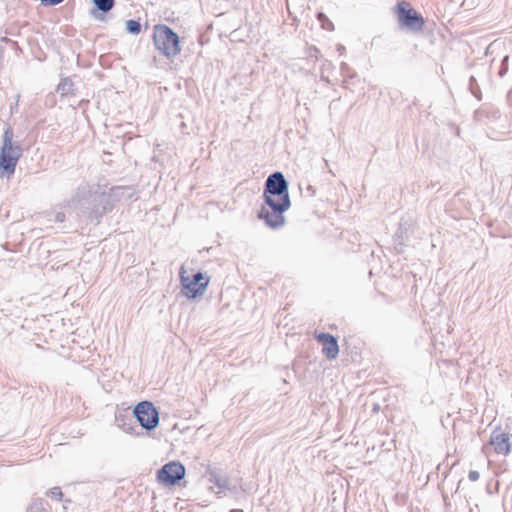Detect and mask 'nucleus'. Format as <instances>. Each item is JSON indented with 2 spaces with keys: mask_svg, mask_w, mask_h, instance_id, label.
Wrapping results in <instances>:
<instances>
[{
  "mask_svg": "<svg viewBox=\"0 0 512 512\" xmlns=\"http://www.w3.org/2000/svg\"><path fill=\"white\" fill-rule=\"evenodd\" d=\"M73 87L74 83L70 78H63L57 86V92L60 93L61 96H67L73 94Z\"/></svg>",
  "mask_w": 512,
  "mask_h": 512,
  "instance_id": "2eb2a0df",
  "label": "nucleus"
},
{
  "mask_svg": "<svg viewBox=\"0 0 512 512\" xmlns=\"http://www.w3.org/2000/svg\"><path fill=\"white\" fill-rule=\"evenodd\" d=\"M454 129H455V134L457 136H460V129H459V127H455Z\"/></svg>",
  "mask_w": 512,
  "mask_h": 512,
  "instance_id": "2f4dec72",
  "label": "nucleus"
},
{
  "mask_svg": "<svg viewBox=\"0 0 512 512\" xmlns=\"http://www.w3.org/2000/svg\"><path fill=\"white\" fill-rule=\"evenodd\" d=\"M39 1H40L41 5L44 7H52V6L59 5L64 0H39Z\"/></svg>",
  "mask_w": 512,
  "mask_h": 512,
  "instance_id": "4be33fe9",
  "label": "nucleus"
},
{
  "mask_svg": "<svg viewBox=\"0 0 512 512\" xmlns=\"http://www.w3.org/2000/svg\"><path fill=\"white\" fill-rule=\"evenodd\" d=\"M508 59H509L508 55H506L502 59L501 69L499 71V76L500 77H503L507 73V71H508Z\"/></svg>",
  "mask_w": 512,
  "mask_h": 512,
  "instance_id": "412c9836",
  "label": "nucleus"
},
{
  "mask_svg": "<svg viewBox=\"0 0 512 512\" xmlns=\"http://www.w3.org/2000/svg\"><path fill=\"white\" fill-rule=\"evenodd\" d=\"M469 89L472 93V95L477 99V100H481L482 98V93H481V90H480V87L475 79L474 76H471L470 79H469Z\"/></svg>",
  "mask_w": 512,
  "mask_h": 512,
  "instance_id": "6ab92c4d",
  "label": "nucleus"
},
{
  "mask_svg": "<svg viewBox=\"0 0 512 512\" xmlns=\"http://www.w3.org/2000/svg\"><path fill=\"white\" fill-rule=\"evenodd\" d=\"M1 42L9 43V44H11V46H12L14 49H19L17 42H15V41H13V40H11V39L7 38V37H2V38H1Z\"/></svg>",
  "mask_w": 512,
  "mask_h": 512,
  "instance_id": "5701e85b",
  "label": "nucleus"
},
{
  "mask_svg": "<svg viewBox=\"0 0 512 512\" xmlns=\"http://www.w3.org/2000/svg\"><path fill=\"white\" fill-rule=\"evenodd\" d=\"M313 50H314V52H313V54H310V57H313V55L317 56L316 54L319 53V50L317 48L314 47Z\"/></svg>",
  "mask_w": 512,
  "mask_h": 512,
  "instance_id": "c756f323",
  "label": "nucleus"
},
{
  "mask_svg": "<svg viewBox=\"0 0 512 512\" xmlns=\"http://www.w3.org/2000/svg\"><path fill=\"white\" fill-rule=\"evenodd\" d=\"M209 481L217 486L220 490H225L229 488V481L227 477L218 474L217 472L209 473Z\"/></svg>",
  "mask_w": 512,
  "mask_h": 512,
  "instance_id": "4468645a",
  "label": "nucleus"
},
{
  "mask_svg": "<svg viewBox=\"0 0 512 512\" xmlns=\"http://www.w3.org/2000/svg\"><path fill=\"white\" fill-rule=\"evenodd\" d=\"M317 20L320 22L321 27L325 30L332 31L334 30L333 22L327 17V15L323 12L317 13Z\"/></svg>",
  "mask_w": 512,
  "mask_h": 512,
  "instance_id": "a211bd4d",
  "label": "nucleus"
},
{
  "mask_svg": "<svg viewBox=\"0 0 512 512\" xmlns=\"http://www.w3.org/2000/svg\"><path fill=\"white\" fill-rule=\"evenodd\" d=\"M337 51L340 53V55H342L345 51V47L341 44H338L337 45Z\"/></svg>",
  "mask_w": 512,
  "mask_h": 512,
  "instance_id": "bb28decb",
  "label": "nucleus"
},
{
  "mask_svg": "<svg viewBox=\"0 0 512 512\" xmlns=\"http://www.w3.org/2000/svg\"><path fill=\"white\" fill-rule=\"evenodd\" d=\"M133 414L142 428L147 431L155 429L159 424V412L152 402H139L135 406Z\"/></svg>",
  "mask_w": 512,
  "mask_h": 512,
  "instance_id": "0eeeda50",
  "label": "nucleus"
},
{
  "mask_svg": "<svg viewBox=\"0 0 512 512\" xmlns=\"http://www.w3.org/2000/svg\"><path fill=\"white\" fill-rule=\"evenodd\" d=\"M450 217H452L454 220H458V218L456 216L450 215Z\"/></svg>",
  "mask_w": 512,
  "mask_h": 512,
  "instance_id": "e433bc0d",
  "label": "nucleus"
},
{
  "mask_svg": "<svg viewBox=\"0 0 512 512\" xmlns=\"http://www.w3.org/2000/svg\"><path fill=\"white\" fill-rule=\"evenodd\" d=\"M230 512H243L241 509H232Z\"/></svg>",
  "mask_w": 512,
  "mask_h": 512,
  "instance_id": "72a5a7b5",
  "label": "nucleus"
},
{
  "mask_svg": "<svg viewBox=\"0 0 512 512\" xmlns=\"http://www.w3.org/2000/svg\"><path fill=\"white\" fill-rule=\"evenodd\" d=\"M42 220H46L48 222L62 223L66 220V215L62 211H58V212L47 211V212H43L42 214L39 215L38 218H36V221H42Z\"/></svg>",
  "mask_w": 512,
  "mask_h": 512,
  "instance_id": "ddd939ff",
  "label": "nucleus"
},
{
  "mask_svg": "<svg viewBox=\"0 0 512 512\" xmlns=\"http://www.w3.org/2000/svg\"><path fill=\"white\" fill-rule=\"evenodd\" d=\"M442 495H443L444 502H445V504H446V503H447V496H446V494H445L444 492H443V494H442Z\"/></svg>",
  "mask_w": 512,
  "mask_h": 512,
  "instance_id": "473e14b6",
  "label": "nucleus"
},
{
  "mask_svg": "<svg viewBox=\"0 0 512 512\" xmlns=\"http://www.w3.org/2000/svg\"><path fill=\"white\" fill-rule=\"evenodd\" d=\"M434 356L438 362L446 364L448 359V351L444 342V336H435L433 339Z\"/></svg>",
  "mask_w": 512,
  "mask_h": 512,
  "instance_id": "f8f14e48",
  "label": "nucleus"
},
{
  "mask_svg": "<svg viewBox=\"0 0 512 512\" xmlns=\"http://www.w3.org/2000/svg\"><path fill=\"white\" fill-rule=\"evenodd\" d=\"M489 443L497 454L506 456L511 451L510 435L500 430L493 431Z\"/></svg>",
  "mask_w": 512,
  "mask_h": 512,
  "instance_id": "9d476101",
  "label": "nucleus"
},
{
  "mask_svg": "<svg viewBox=\"0 0 512 512\" xmlns=\"http://www.w3.org/2000/svg\"><path fill=\"white\" fill-rule=\"evenodd\" d=\"M468 477L471 481H477L479 479L480 475L477 471L472 470L469 472Z\"/></svg>",
  "mask_w": 512,
  "mask_h": 512,
  "instance_id": "b1692460",
  "label": "nucleus"
},
{
  "mask_svg": "<svg viewBox=\"0 0 512 512\" xmlns=\"http://www.w3.org/2000/svg\"><path fill=\"white\" fill-rule=\"evenodd\" d=\"M340 70L342 71V73H347L349 70L348 64L345 62H342L340 65Z\"/></svg>",
  "mask_w": 512,
  "mask_h": 512,
  "instance_id": "a878e982",
  "label": "nucleus"
},
{
  "mask_svg": "<svg viewBox=\"0 0 512 512\" xmlns=\"http://www.w3.org/2000/svg\"><path fill=\"white\" fill-rule=\"evenodd\" d=\"M26 512H47L45 508V501L42 498L32 499L26 509Z\"/></svg>",
  "mask_w": 512,
  "mask_h": 512,
  "instance_id": "dca6fc26",
  "label": "nucleus"
},
{
  "mask_svg": "<svg viewBox=\"0 0 512 512\" xmlns=\"http://www.w3.org/2000/svg\"><path fill=\"white\" fill-rule=\"evenodd\" d=\"M180 282L183 289V294L189 298L194 299L202 296L209 284V277H206L202 272H197L192 276L186 275L184 266L180 268Z\"/></svg>",
  "mask_w": 512,
  "mask_h": 512,
  "instance_id": "423d86ee",
  "label": "nucleus"
},
{
  "mask_svg": "<svg viewBox=\"0 0 512 512\" xmlns=\"http://www.w3.org/2000/svg\"><path fill=\"white\" fill-rule=\"evenodd\" d=\"M134 430L133 427H127L125 428V431L128 432V433H132V431Z\"/></svg>",
  "mask_w": 512,
  "mask_h": 512,
  "instance_id": "7c9ffc66",
  "label": "nucleus"
},
{
  "mask_svg": "<svg viewBox=\"0 0 512 512\" xmlns=\"http://www.w3.org/2000/svg\"><path fill=\"white\" fill-rule=\"evenodd\" d=\"M399 232H401V233H402L401 226L398 228V231H396V234H399Z\"/></svg>",
  "mask_w": 512,
  "mask_h": 512,
  "instance_id": "c9c22d12",
  "label": "nucleus"
},
{
  "mask_svg": "<svg viewBox=\"0 0 512 512\" xmlns=\"http://www.w3.org/2000/svg\"><path fill=\"white\" fill-rule=\"evenodd\" d=\"M398 23L412 32H420L425 25L424 17L405 0L398 1L395 6Z\"/></svg>",
  "mask_w": 512,
  "mask_h": 512,
  "instance_id": "39448f33",
  "label": "nucleus"
},
{
  "mask_svg": "<svg viewBox=\"0 0 512 512\" xmlns=\"http://www.w3.org/2000/svg\"><path fill=\"white\" fill-rule=\"evenodd\" d=\"M185 466L179 461H170L157 471V479L167 486H174L185 476Z\"/></svg>",
  "mask_w": 512,
  "mask_h": 512,
  "instance_id": "6e6552de",
  "label": "nucleus"
},
{
  "mask_svg": "<svg viewBox=\"0 0 512 512\" xmlns=\"http://www.w3.org/2000/svg\"><path fill=\"white\" fill-rule=\"evenodd\" d=\"M264 204L257 211V218L264 224H285L284 212L291 206L289 183L280 171L271 173L263 191Z\"/></svg>",
  "mask_w": 512,
  "mask_h": 512,
  "instance_id": "f03ea898",
  "label": "nucleus"
},
{
  "mask_svg": "<svg viewBox=\"0 0 512 512\" xmlns=\"http://www.w3.org/2000/svg\"><path fill=\"white\" fill-rule=\"evenodd\" d=\"M313 50H314V52H313V54H310V57H313V55L317 56L316 54L319 53V50L317 48L314 47Z\"/></svg>",
  "mask_w": 512,
  "mask_h": 512,
  "instance_id": "cd10ccee",
  "label": "nucleus"
},
{
  "mask_svg": "<svg viewBox=\"0 0 512 512\" xmlns=\"http://www.w3.org/2000/svg\"><path fill=\"white\" fill-rule=\"evenodd\" d=\"M13 129L8 126L3 132L2 145L0 147V177L10 179L14 173L23 150L19 144L13 141Z\"/></svg>",
  "mask_w": 512,
  "mask_h": 512,
  "instance_id": "7ed1b4c3",
  "label": "nucleus"
},
{
  "mask_svg": "<svg viewBox=\"0 0 512 512\" xmlns=\"http://www.w3.org/2000/svg\"><path fill=\"white\" fill-rule=\"evenodd\" d=\"M134 186H113L109 192H92L88 185L79 186L69 206L77 210L79 221L100 223L101 218L112 210L115 202H129L136 195Z\"/></svg>",
  "mask_w": 512,
  "mask_h": 512,
  "instance_id": "f257e3e1",
  "label": "nucleus"
},
{
  "mask_svg": "<svg viewBox=\"0 0 512 512\" xmlns=\"http://www.w3.org/2000/svg\"><path fill=\"white\" fill-rule=\"evenodd\" d=\"M93 7L90 14L97 20H104L105 16L114 7L115 0H92Z\"/></svg>",
  "mask_w": 512,
  "mask_h": 512,
  "instance_id": "9b49d317",
  "label": "nucleus"
},
{
  "mask_svg": "<svg viewBox=\"0 0 512 512\" xmlns=\"http://www.w3.org/2000/svg\"><path fill=\"white\" fill-rule=\"evenodd\" d=\"M399 232H401V233H402L401 226L398 228V231H396V234H399Z\"/></svg>",
  "mask_w": 512,
  "mask_h": 512,
  "instance_id": "f704fd0d",
  "label": "nucleus"
},
{
  "mask_svg": "<svg viewBox=\"0 0 512 512\" xmlns=\"http://www.w3.org/2000/svg\"><path fill=\"white\" fill-rule=\"evenodd\" d=\"M318 342L322 344V353L327 359L333 360L338 357L339 345L337 339L329 333H318L315 335Z\"/></svg>",
  "mask_w": 512,
  "mask_h": 512,
  "instance_id": "1a4fd4ad",
  "label": "nucleus"
},
{
  "mask_svg": "<svg viewBox=\"0 0 512 512\" xmlns=\"http://www.w3.org/2000/svg\"><path fill=\"white\" fill-rule=\"evenodd\" d=\"M46 495L52 499H55V500H62V497H63V493L60 489V487H53L51 489H49L47 492H46Z\"/></svg>",
  "mask_w": 512,
  "mask_h": 512,
  "instance_id": "aec40b11",
  "label": "nucleus"
},
{
  "mask_svg": "<svg viewBox=\"0 0 512 512\" xmlns=\"http://www.w3.org/2000/svg\"><path fill=\"white\" fill-rule=\"evenodd\" d=\"M126 31L132 35H138L141 32V23L136 19H129L125 23Z\"/></svg>",
  "mask_w": 512,
  "mask_h": 512,
  "instance_id": "f3484780",
  "label": "nucleus"
},
{
  "mask_svg": "<svg viewBox=\"0 0 512 512\" xmlns=\"http://www.w3.org/2000/svg\"><path fill=\"white\" fill-rule=\"evenodd\" d=\"M152 40L155 49L169 60L181 53L179 35L166 24H156L153 27Z\"/></svg>",
  "mask_w": 512,
  "mask_h": 512,
  "instance_id": "20e7f679",
  "label": "nucleus"
},
{
  "mask_svg": "<svg viewBox=\"0 0 512 512\" xmlns=\"http://www.w3.org/2000/svg\"><path fill=\"white\" fill-rule=\"evenodd\" d=\"M18 100H19V95L16 96V102L14 104H11V113H14L15 111H17V108H18Z\"/></svg>",
  "mask_w": 512,
  "mask_h": 512,
  "instance_id": "393cba45",
  "label": "nucleus"
},
{
  "mask_svg": "<svg viewBox=\"0 0 512 512\" xmlns=\"http://www.w3.org/2000/svg\"><path fill=\"white\" fill-rule=\"evenodd\" d=\"M313 50H314V52H313V54H310V57H313V55L317 56L316 54L319 53V50L317 48L314 47Z\"/></svg>",
  "mask_w": 512,
  "mask_h": 512,
  "instance_id": "c85d7f7f",
  "label": "nucleus"
}]
</instances>
